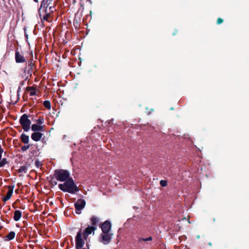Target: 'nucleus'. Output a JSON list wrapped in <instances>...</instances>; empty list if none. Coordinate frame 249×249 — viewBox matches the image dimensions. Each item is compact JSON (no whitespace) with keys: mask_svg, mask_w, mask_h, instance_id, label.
Listing matches in <instances>:
<instances>
[{"mask_svg":"<svg viewBox=\"0 0 249 249\" xmlns=\"http://www.w3.org/2000/svg\"><path fill=\"white\" fill-rule=\"evenodd\" d=\"M223 19L220 18H218L217 19L216 23L218 25H219L223 22Z\"/></svg>","mask_w":249,"mask_h":249,"instance_id":"32","label":"nucleus"},{"mask_svg":"<svg viewBox=\"0 0 249 249\" xmlns=\"http://www.w3.org/2000/svg\"><path fill=\"white\" fill-rule=\"evenodd\" d=\"M55 6V5L54 3H53L49 7L52 13H53V12L56 10Z\"/></svg>","mask_w":249,"mask_h":249,"instance_id":"27","label":"nucleus"},{"mask_svg":"<svg viewBox=\"0 0 249 249\" xmlns=\"http://www.w3.org/2000/svg\"><path fill=\"white\" fill-rule=\"evenodd\" d=\"M34 87H27L26 88V90L27 91H32L33 89H34Z\"/></svg>","mask_w":249,"mask_h":249,"instance_id":"33","label":"nucleus"},{"mask_svg":"<svg viewBox=\"0 0 249 249\" xmlns=\"http://www.w3.org/2000/svg\"><path fill=\"white\" fill-rule=\"evenodd\" d=\"M58 187L62 191L71 194H74L79 191V187L71 177L65 181L64 183L59 184Z\"/></svg>","mask_w":249,"mask_h":249,"instance_id":"1","label":"nucleus"},{"mask_svg":"<svg viewBox=\"0 0 249 249\" xmlns=\"http://www.w3.org/2000/svg\"><path fill=\"white\" fill-rule=\"evenodd\" d=\"M35 121L37 124L41 125L44 123V119L43 117H39V118Z\"/></svg>","mask_w":249,"mask_h":249,"instance_id":"25","label":"nucleus"},{"mask_svg":"<svg viewBox=\"0 0 249 249\" xmlns=\"http://www.w3.org/2000/svg\"><path fill=\"white\" fill-rule=\"evenodd\" d=\"M24 35H25V37H26V39H28V34H27V32H26V28H24Z\"/></svg>","mask_w":249,"mask_h":249,"instance_id":"34","label":"nucleus"},{"mask_svg":"<svg viewBox=\"0 0 249 249\" xmlns=\"http://www.w3.org/2000/svg\"><path fill=\"white\" fill-rule=\"evenodd\" d=\"M30 144H28L27 145H24L21 147V149L22 151H25L27 150H28L30 148Z\"/></svg>","mask_w":249,"mask_h":249,"instance_id":"29","label":"nucleus"},{"mask_svg":"<svg viewBox=\"0 0 249 249\" xmlns=\"http://www.w3.org/2000/svg\"><path fill=\"white\" fill-rule=\"evenodd\" d=\"M20 84L23 85V82H22V83H21Z\"/></svg>","mask_w":249,"mask_h":249,"instance_id":"42","label":"nucleus"},{"mask_svg":"<svg viewBox=\"0 0 249 249\" xmlns=\"http://www.w3.org/2000/svg\"><path fill=\"white\" fill-rule=\"evenodd\" d=\"M178 32V31L177 29H174V31L173 32L172 35L173 36L176 35Z\"/></svg>","mask_w":249,"mask_h":249,"instance_id":"36","label":"nucleus"},{"mask_svg":"<svg viewBox=\"0 0 249 249\" xmlns=\"http://www.w3.org/2000/svg\"><path fill=\"white\" fill-rule=\"evenodd\" d=\"M139 243H141L142 242H148L151 241L152 240L153 238L151 236H149L147 238H142L141 237H137Z\"/></svg>","mask_w":249,"mask_h":249,"instance_id":"18","label":"nucleus"},{"mask_svg":"<svg viewBox=\"0 0 249 249\" xmlns=\"http://www.w3.org/2000/svg\"><path fill=\"white\" fill-rule=\"evenodd\" d=\"M103 233L109 232L111 228V224L108 220H106L100 225Z\"/></svg>","mask_w":249,"mask_h":249,"instance_id":"7","label":"nucleus"},{"mask_svg":"<svg viewBox=\"0 0 249 249\" xmlns=\"http://www.w3.org/2000/svg\"><path fill=\"white\" fill-rule=\"evenodd\" d=\"M96 230V227L95 226H88L84 231L83 234V237L85 240H87L88 236L91 234L92 232H94V231Z\"/></svg>","mask_w":249,"mask_h":249,"instance_id":"8","label":"nucleus"},{"mask_svg":"<svg viewBox=\"0 0 249 249\" xmlns=\"http://www.w3.org/2000/svg\"><path fill=\"white\" fill-rule=\"evenodd\" d=\"M15 193H17V194H18V189H17L15 190Z\"/></svg>","mask_w":249,"mask_h":249,"instance_id":"39","label":"nucleus"},{"mask_svg":"<svg viewBox=\"0 0 249 249\" xmlns=\"http://www.w3.org/2000/svg\"><path fill=\"white\" fill-rule=\"evenodd\" d=\"M36 89L34 88V89H33L32 91L30 92V96H34L36 95Z\"/></svg>","mask_w":249,"mask_h":249,"instance_id":"31","label":"nucleus"},{"mask_svg":"<svg viewBox=\"0 0 249 249\" xmlns=\"http://www.w3.org/2000/svg\"><path fill=\"white\" fill-rule=\"evenodd\" d=\"M19 173H26L27 172V167L25 165L21 166L18 170Z\"/></svg>","mask_w":249,"mask_h":249,"instance_id":"20","label":"nucleus"},{"mask_svg":"<svg viewBox=\"0 0 249 249\" xmlns=\"http://www.w3.org/2000/svg\"><path fill=\"white\" fill-rule=\"evenodd\" d=\"M82 249H89V244L88 243H87V244H86V248H83Z\"/></svg>","mask_w":249,"mask_h":249,"instance_id":"37","label":"nucleus"},{"mask_svg":"<svg viewBox=\"0 0 249 249\" xmlns=\"http://www.w3.org/2000/svg\"><path fill=\"white\" fill-rule=\"evenodd\" d=\"M160 183L162 187H165L167 185V181L165 180H161Z\"/></svg>","mask_w":249,"mask_h":249,"instance_id":"28","label":"nucleus"},{"mask_svg":"<svg viewBox=\"0 0 249 249\" xmlns=\"http://www.w3.org/2000/svg\"><path fill=\"white\" fill-rule=\"evenodd\" d=\"M43 134L40 132H35L32 134L31 138L36 142L39 141L42 138Z\"/></svg>","mask_w":249,"mask_h":249,"instance_id":"13","label":"nucleus"},{"mask_svg":"<svg viewBox=\"0 0 249 249\" xmlns=\"http://www.w3.org/2000/svg\"><path fill=\"white\" fill-rule=\"evenodd\" d=\"M99 220V219L94 215H93L90 218L91 223L93 226L96 225L98 223Z\"/></svg>","mask_w":249,"mask_h":249,"instance_id":"19","label":"nucleus"},{"mask_svg":"<svg viewBox=\"0 0 249 249\" xmlns=\"http://www.w3.org/2000/svg\"><path fill=\"white\" fill-rule=\"evenodd\" d=\"M50 15L42 13V16L40 17L41 18H42L43 20L48 21V18H49Z\"/></svg>","mask_w":249,"mask_h":249,"instance_id":"26","label":"nucleus"},{"mask_svg":"<svg viewBox=\"0 0 249 249\" xmlns=\"http://www.w3.org/2000/svg\"><path fill=\"white\" fill-rule=\"evenodd\" d=\"M84 238H82V230L80 229L75 237V247L76 249H81L85 244Z\"/></svg>","mask_w":249,"mask_h":249,"instance_id":"4","label":"nucleus"},{"mask_svg":"<svg viewBox=\"0 0 249 249\" xmlns=\"http://www.w3.org/2000/svg\"><path fill=\"white\" fill-rule=\"evenodd\" d=\"M14 187H15L14 185H8L7 186V187L8 189V191L6 195L4 197H2V200L3 202H6L10 199V198L11 197V196H12L13 193V190H14Z\"/></svg>","mask_w":249,"mask_h":249,"instance_id":"11","label":"nucleus"},{"mask_svg":"<svg viewBox=\"0 0 249 249\" xmlns=\"http://www.w3.org/2000/svg\"><path fill=\"white\" fill-rule=\"evenodd\" d=\"M53 0H43L41 2L40 7L38 10V13L40 17H41V10L42 8L49 7L52 5Z\"/></svg>","mask_w":249,"mask_h":249,"instance_id":"9","label":"nucleus"},{"mask_svg":"<svg viewBox=\"0 0 249 249\" xmlns=\"http://www.w3.org/2000/svg\"><path fill=\"white\" fill-rule=\"evenodd\" d=\"M209 244L210 246H212V244H211V243H209V244Z\"/></svg>","mask_w":249,"mask_h":249,"instance_id":"41","label":"nucleus"},{"mask_svg":"<svg viewBox=\"0 0 249 249\" xmlns=\"http://www.w3.org/2000/svg\"><path fill=\"white\" fill-rule=\"evenodd\" d=\"M112 235L113 233H103L101 234L100 241L104 245H107L110 242Z\"/></svg>","mask_w":249,"mask_h":249,"instance_id":"6","label":"nucleus"},{"mask_svg":"<svg viewBox=\"0 0 249 249\" xmlns=\"http://www.w3.org/2000/svg\"><path fill=\"white\" fill-rule=\"evenodd\" d=\"M3 228V226L1 225V223L0 222V231Z\"/></svg>","mask_w":249,"mask_h":249,"instance_id":"38","label":"nucleus"},{"mask_svg":"<svg viewBox=\"0 0 249 249\" xmlns=\"http://www.w3.org/2000/svg\"><path fill=\"white\" fill-rule=\"evenodd\" d=\"M15 235L16 233L13 231H11L4 237V240L6 241H11L14 239Z\"/></svg>","mask_w":249,"mask_h":249,"instance_id":"15","label":"nucleus"},{"mask_svg":"<svg viewBox=\"0 0 249 249\" xmlns=\"http://www.w3.org/2000/svg\"><path fill=\"white\" fill-rule=\"evenodd\" d=\"M34 1L36 2H38V0H34Z\"/></svg>","mask_w":249,"mask_h":249,"instance_id":"40","label":"nucleus"},{"mask_svg":"<svg viewBox=\"0 0 249 249\" xmlns=\"http://www.w3.org/2000/svg\"><path fill=\"white\" fill-rule=\"evenodd\" d=\"M28 118L29 116L27 114H24L20 117L19 120L20 124L25 132H28L31 127V121Z\"/></svg>","mask_w":249,"mask_h":249,"instance_id":"3","label":"nucleus"},{"mask_svg":"<svg viewBox=\"0 0 249 249\" xmlns=\"http://www.w3.org/2000/svg\"><path fill=\"white\" fill-rule=\"evenodd\" d=\"M49 178H50V179L49 180L50 184L52 186L56 185L57 182L55 180H54V176H50Z\"/></svg>","mask_w":249,"mask_h":249,"instance_id":"21","label":"nucleus"},{"mask_svg":"<svg viewBox=\"0 0 249 249\" xmlns=\"http://www.w3.org/2000/svg\"><path fill=\"white\" fill-rule=\"evenodd\" d=\"M53 176L57 180L61 182L65 181L71 178L69 171L61 169L55 170Z\"/></svg>","mask_w":249,"mask_h":249,"instance_id":"2","label":"nucleus"},{"mask_svg":"<svg viewBox=\"0 0 249 249\" xmlns=\"http://www.w3.org/2000/svg\"><path fill=\"white\" fill-rule=\"evenodd\" d=\"M3 152V149L1 148V146L0 145V160L1 158L2 154Z\"/></svg>","mask_w":249,"mask_h":249,"instance_id":"35","label":"nucleus"},{"mask_svg":"<svg viewBox=\"0 0 249 249\" xmlns=\"http://www.w3.org/2000/svg\"><path fill=\"white\" fill-rule=\"evenodd\" d=\"M21 141L24 144H27L29 142V137L24 133L21 134L20 136Z\"/></svg>","mask_w":249,"mask_h":249,"instance_id":"17","label":"nucleus"},{"mask_svg":"<svg viewBox=\"0 0 249 249\" xmlns=\"http://www.w3.org/2000/svg\"><path fill=\"white\" fill-rule=\"evenodd\" d=\"M8 163L7 159L6 158L1 159L0 160V168L3 167L5 164Z\"/></svg>","mask_w":249,"mask_h":249,"instance_id":"23","label":"nucleus"},{"mask_svg":"<svg viewBox=\"0 0 249 249\" xmlns=\"http://www.w3.org/2000/svg\"><path fill=\"white\" fill-rule=\"evenodd\" d=\"M35 165L37 168H39V167H40V166H41L42 165V164L41 162H40L38 160H37L35 161Z\"/></svg>","mask_w":249,"mask_h":249,"instance_id":"30","label":"nucleus"},{"mask_svg":"<svg viewBox=\"0 0 249 249\" xmlns=\"http://www.w3.org/2000/svg\"><path fill=\"white\" fill-rule=\"evenodd\" d=\"M86 201L82 199H78L77 201L74 203V207L75 208V213L77 214H80L81 211L84 208L86 205Z\"/></svg>","mask_w":249,"mask_h":249,"instance_id":"5","label":"nucleus"},{"mask_svg":"<svg viewBox=\"0 0 249 249\" xmlns=\"http://www.w3.org/2000/svg\"><path fill=\"white\" fill-rule=\"evenodd\" d=\"M34 65L35 64L33 62V59H31L29 61H28L25 68L24 69V73H25L27 72L28 74L31 75Z\"/></svg>","mask_w":249,"mask_h":249,"instance_id":"10","label":"nucleus"},{"mask_svg":"<svg viewBox=\"0 0 249 249\" xmlns=\"http://www.w3.org/2000/svg\"><path fill=\"white\" fill-rule=\"evenodd\" d=\"M43 106L48 109H50L51 108V103L48 100H46L43 102Z\"/></svg>","mask_w":249,"mask_h":249,"instance_id":"22","label":"nucleus"},{"mask_svg":"<svg viewBox=\"0 0 249 249\" xmlns=\"http://www.w3.org/2000/svg\"><path fill=\"white\" fill-rule=\"evenodd\" d=\"M22 216V212L19 210H16L14 212L13 219L15 221L19 220Z\"/></svg>","mask_w":249,"mask_h":249,"instance_id":"16","label":"nucleus"},{"mask_svg":"<svg viewBox=\"0 0 249 249\" xmlns=\"http://www.w3.org/2000/svg\"><path fill=\"white\" fill-rule=\"evenodd\" d=\"M32 131L35 132H39L44 131V126L38 124H33L31 126Z\"/></svg>","mask_w":249,"mask_h":249,"instance_id":"14","label":"nucleus"},{"mask_svg":"<svg viewBox=\"0 0 249 249\" xmlns=\"http://www.w3.org/2000/svg\"><path fill=\"white\" fill-rule=\"evenodd\" d=\"M15 60L18 63H24L26 61L24 56L18 51L15 52Z\"/></svg>","mask_w":249,"mask_h":249,"instance_id":"12","label":"nucleus"},{"mask_svg":"<svg viewBox=\"0 0 249 249\" xmlns=\"http://www.w3.org/2000/svg\"><path fill=\"white\" fill-rule=\"evenodd\" d=\"M45 13L48 15H50L52 14V12H51L49 7L42 8L41 10V13Z\"/></svg>","mask_w":249,"mask_h":249,"instance_id":"24","label":"nucleus"}]
</instances>
